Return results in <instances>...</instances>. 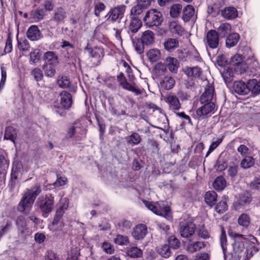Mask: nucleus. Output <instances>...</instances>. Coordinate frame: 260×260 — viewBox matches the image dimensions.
<instances>
[{
    "mask_svg": "<svg viewBox=\"0 0 260 260\" xmlns=\"http://www.w3.org/2000/svg\"><path fill=\"white\" fill-rule=\"evenodd\" d=\"M154 40L153 32L149 30L144 31L141 37V41L146 45L152 44Z\"/></svg>",
    "mask_w": 260,
    "mask_h": 260,
    "instance_id": "bb28decb",
    "label": "nucleus"
},
{
    "mask_svg": "<svg viewBox=\"0 0 260 260\" xmlns=\"http://www.w3.org/2000/svg\"><path fill=\"white\" fill-rule=\"evenodd\" d=\"M102 248L103 250L108 254H112L114 252V247L110 243L107 241H105L103 243Z\"/></svg>",
    "mask_w": 260,
    "mask_h": 260,
    "instance_id": "e2e57ef3",
    "label": "nucleus"
},
{
    "mask_svg": "<svg viewBox=\"0 0 260 260\" xmlns=\"http://www.w3.org/2000/svg\"><path fill=\"white\" fill-rule=\"evenodd\" d=\"M227 164L221 160L218 159L214 166V168L219 172L224 170L227 168Z\"/></svg>",
    "mask_w": 260,
    "mask_h": 260,
    "instance_id": "0e129e2a",
    "label": "nucleus"
},
{
    "mask_svg": "<svg viewBox=\"0 0 260 260\" xmlns=\"http://www.w3.org/2000/svg\"><path fill=\"white\" fill-rule=\"evenodd\" d=\"M106 7L102 3L97 4L94 7V14L97 17H99L102 11H104Z\"/></svg>",
    "mask_w": 260,
    "mask_h": 260,
    "instance_id": "774afa93",
    "label": "nucleus"
},
{
    "mask_svg": "<svg viewBox=\"0 0 260 260\" xmlns=\"http://www.w3.org/2000/svg\"><path fill=\"white\" fill-rule=\"evenodd\" d=\"M222 138H214L209 147V150L206 155V157H207L214 149H215L222 142Z\"/></svg>",
    "mask_w": 260,
    "mask_h": 260,
    "instance_id": "8fccbe9b",
    "label": "nucleus"
},
{
    "mask_svg": "<svg viewBox=\"0 0 260 260\" xmlns=\"http://www.w3.org/2000/svg\"><path fill=\"white\" fill-rule=\"evenodd\" d=\"M214 95V88L213 86L210 84L207 85L205 88V91L200 97V104L215 103Z\"/></svg>",
    "mask_w": 260,
    "mask_h": 260,
    "instance_id": "f8f14e48",
    "label": "nucleus"
},
{
    "mask_svg": "<svg viewBox=\"0 0 260 260\" xmlns=\"http://www.w3.org/2000/svg\"><path fill=\"white\" fill-rule=\"evenodd\" d=\"M142 26V22L138 18H131L129 25V32L133 34L137 32Z\"/></svg>",
    "mask_w": 260,
    "mask_h": 260,
    "instance_id": "c85d7f7f",
    "label": "nucleus"
},
{
    "mask_svg": "<svg viewBox=\"0 0 260 260\" xmlns=\"http://www.w3.org/2000/svg\"><path fill=\"white\" fill-rule=\"evenodd\" d=\"M76 140H79L86 134V130L82 126L80 120L76 121L71 126Z\"/></svg>",
    "mask_w": 260,
    "mask_h": 260,
    "instance_id": "f3484780",
    "label": "nucleus"
},
{
    "mask_svg": "<svg viewBox=\"0 0 260 260\" xmlns=\"http://www.w3.org/2000/svg\"><path fill=\"white\" fill-rule=\"evenodd\" d=\"M16 136V133L15 129L12 127H8L5 130L4 139L14 141Z\"/></svg>",
    "mask_w": 260,
    "mask_h": 260,
    "instance_id": "79ce46f5",
    "label": "nucleus"
},
{
    "mask_svg": "<svg viewBox=\"0 0 260 260\" xmlns=\"http://www.w3.org/2000/svg\"><path fill=\"white\" fill-rule=\"evenodd\" d=\"M1 80L0 82V91L3 88L7 78V72L4 67H1Z\"/></svg>",
    "mask_w": 260,
    "mask_h": 260,
    "instance_id": "69168bd1",
    "label": "nucleus"
},
{
    "mask_svg": "<svg viewBox=\"0 0 260 260\" xmlns=\"http://www.w3.org/2000/svg\"><path fill=\"white\" fill-rule=\"evenodd\" d=\"M184 72L188 77H199L201 73L202 70L198 67H186L184 69Z\"/></svg>",
    "mask_w": 260,
    "mask_h": 260,
    "instance_id": "7c9ffc66",
    "label": "nucleus"
},
{
    "mask_svg": "<svg viewBox=\"0 0 260 260\" xmlns=\"http://www.w3.org/2000/svg\"><path fill=\"white\" fill-rule=\"evenodd\" d=\"M125 10V7L124 5H121L115 7L109 12L108 15V20L113 22H115L120 20L123 16Z\"/></svg>",
    "mask_w": 260,
    "mask_h": 260,
    "instance_id": "4468645a",
    "label": "nucleus"
},
{
    "mask_svg": "<svg viewBox=\"0 0 260 260\" xmlns=\"http://www.w3.org/2000/svg\"><path fill=\"white\" fill-rule=\"evenodd\" d=\"M62 216L56 213L52 224L49 225V228L51 231L56 232L61 230L64 226Z\"/></svg>",
    "mask_w": 260,
    "mask_h": 260,
    "instance_id": "412c9836",
    "label": "nucleus"
},
{
    "mask_svg": "<svg viewBox=\"0 0 260 260\" xmlns=\"http://www.w3.org/2000/svg\"><path fill=\"white\" fill-rule=\"evenodd\" d=\"M228 209V206L225 201L222 200L215 206V211L219 214H222Z\"/></svg>",
    "mask_w": 260,
    "mask_h": 260,
    "instance_id": "5fc2aeb1",
    "label": "nucleus"
},
{
    "mask_svg": "<svg viewBox=\"0 0 260 260\" xmlns=\"http://www.w3.org/2000/svg\"><path fill=\"white\" fill-rule=\"evenodd\" d=\"M205 246L204 242L198 241L193 243L188 244L186 247V250L190 253H193L199 251Z\"/></svg>",
    "mask_w": 260,
    "mask_h": 260,
    "instance_id": "72a5a7b5",
    "label": "nucleus"
},
{
    "mask_svg": "<svg viewBox=\"0 0 260 260\" xmlns=\"http://www.w3.org/2000/svg\"><path fill=\"white\" fill-rule=\"evenodd\" d=\"M204 43L207 50L208 47L211 49L216 48L219 44V37L216 31L215 30H209L207 33L206 38L204 39Z\"/></svg>",
    "mask_w": 260,
    "mask_h": 260,
    "instance_id": "9b49d317",
    "label": "nucleus"
},
{
    "mask_svg": "<svg viewBox=\"0 0 260 260\" xmlns=\"http://www.w3.org/2000/svg\"><path fill=\"white\" fill-rule=\"evenodd\" d=\"M55 65L44 64L43 70L45 75L48 77H52L55 74Z\"/></svg>",
    "mask_w": 260,
    "mask_h": 260,
    "instance_id": "de8ad7c7",
    "label": "nucleus"
},
{
    "mask_svg": "<svg viewBox=\"0 0 260 260\" xmlns=\"http://www.w3.org/2000/svg\"><path fill=\"white\" fill-rule=\"evenodd\" d=\"M231 64L234 67L235 72L239 74L244 73L247 69L243 56L239 54H235L232 57Z\"/></svg>",
    "mask_w": 260,
    "mask_h": 260,
    "instance_id": "6e6552de",
    "label": "nucleus"
},
{
    "mask_svg": "<svg viewBox=\"0 0 260 260\" xmlns=\"http://www.w3.org/2000/svg\"><path fill=\"white\" fill-rule=\"evenodd\" d=\"M79 254V249L76 247H73L68 253L67 260H77Z\"/></svg>",
    "mask_w": 260,
    "mask_h": 260,
    "instance_id": "052dcab7",
    "label": "nucleus"
},
{
    "mask_svg": "<svg viewBox=\"0 0 260 260\" xmlns=\"http://www.w3.org/2000/svg\"><path fill=\"white\" fill-rule=\"evenodd\" d=\"M126 253L127 255L132 257H139L142 255L143 252L137 247H132L127 251Z\"/></svg>",
    "mask_w": 260,
    "mask_h": 260,
    "instance_id": "a18cd8bd",
    "label": "nucleus"
},
{
    "mask_svg": "<svg viewBox=\"0 0 260 260\" xmlns=\"http://www.w3.org/2000/svg\"><path fill=\"white\" fill-rule=\"evenodd\" d=\"M40 52L39 49H34L30 53V60L32 63H35L38 62L40 58Z\"/></svg>",
    "mask_w": 260,
    "mask_h": 260,
    "instance_id": "bf43d9fd",
    "label": "nucleus"
},
{
    "mask_svg": "<svg viewBox=\"0 0 260 260\" xmlns=\"http://www.w3.org/2000/svg\"><path fill=\"white\" fill-rule=\"evenodd\" d=\"M175 83V80L171 77L166 76L160 83L161 86L166 89L172 88Z\"/></svg>",
    "mask_w": 260,
    "mask_h": 260,
    "instance_id": "58836bf2",
    "label": "nucleus"
},
{
    "mask_svg": "<svg viewBox=\"0 0 260 260\" xmlns=\"http://www.w3.org/2000/svg\"><path fill=\"white\" fill-rule=\"evenodd\" d=\"M254 159L252 156H247L243 158L241 162V166L243 169H248L253 166Z\"/></svg>",
    "mask_w": 260,
    "mask_h": 260,
    "instance_id": "37998d69",
    "label": "nucleus"
},
{
    "mask_svg": "<svg viewBox=\"0 0 260 260\" xmlns=\"http://www.w3.org/2000/svg\"><path fill=\"white\" fill-rule=\"evenodd\" d=\"M248 87L249 92L251 91L252 94H257L260 93V82L256 79L249 80L248 82Z\"/></svg>",
    "mask_w": 260,
    "mask_h": 260,
    "instance_id": "c756f323",
    "label": "nucleus"
},
{
    "mask_svg": "<svg viewBox=\"0 0 260 260\" xmlns=\"http://www.w3.org/2000/svg\"><path fill=\"white\" fill-rule=\"evenodd\" d=\"M60 104L64 109H69L72 104V97L70 93L63 91L60 94Z\"/></svg>",
    "mask_w": 260,
    "mask_h": 260,
    "instance_id": "aec40b11",
    "label": "nucleus"
},
{
    "mask_svg": "<svg viewBox=\"0 0 260 260\" xmlns=\"http://www.w3.org/2000/svg\"><path fill=\"white\" fill-rule=\"evenodd\" d=\"M16 224L19 238L25 240L31 235V231L27 227L26 219L24 216H18L16 220Z\"/></svg>",
    "mask_w": 260,
    "mask_h": 260,
    "instance_id": "39448f33",
    "label": "nucleus"
},
{
    "mask_svg": "<svg viewBox=\"0 0 260 260\" xmlns=\"http://www.w3.org/2000/svg\"><path fill=\"white\" fill-rule=\"evenodd\" d=\"M250 222L249 216L246 214H241L238 218V223L243 226L247 227Z\"/></svg>",
    "mask_w": 260,
    "mask_h": 260,
    "instance_id": "603ef678",
    "label": "nucleus"
},
{
    "mask_svg": "<svg viewBox=\"0 0 260 260\" xmlns=\"http://www.w3.org/2000/svg\"><path fill=\"white\" fill-rule=\"evenodd\" d=\"M143 203L149 210L154 213L165 217L168 220H171L172 213L170 207L165 202H152L143 200Z\"/></svg>",
    "mask_w": 260,
    "mask_h": 260,
    "instance_id": "f03ea898",
    "label": "nucleus"
},
{
    "mask_svg": "<svg viewBox=\"0 0 260 260\" xmlns=\"http://www.w3.org/2000/svg\"><path fill=\"white\" fill-rule=\"evenodd\" d=\"M158 253L162 257L168 258L170 256L171 251L169 246L164 245L157 249Z\"/></svg>",
    "mask_w": 260,
    "mask_h": 260,
    "instance_id": "864d4df0",
    "label": "nucleus"
},
{
    "mask_svg": "<svg viewBox=\"0 0 260 260\" xmlns=\"http://www.w3.org/2000/svg\"><path fill=\"white\" fill-rule=\"evenodd\" d=\"M164 45L166 50L172 52L179 46V42L176 39L170 38L164 42Z\"/></svg>",
    "mask_w": 260,
    "mask_h": 260,
    "instance_id": "473e14b6",
    "label": "nucleus"
},
{
    "mask_svg": "<svg viewBox=\"0 0 260 260\" xmlns=\"http://www.w3.org/2000/svg\"><path fill=\"white\" fill-rule=\"evenodd\" d=\"M31 74L34 79L37 82L42 80L43 78V72L42 70L38 68H36L33 69Z\"/></svg>",
    "mask_w": 260,
    "mask_h": 260,
    "instance_id": "4d7b16f0",
    "label": "nucleus"
},
{
    "mask_svg": "<svg viewBox=\"0 0 260 260\" xmlns=\"http://www.w3.org/2000/svg\"><path fill=\"white\" fill-rule=\"evenodd\" d=\"M217 194L215 191H209L206 193L205 196V201L209 206H213L215 204Z\"/></svg>",
    "mask_w": 260,
    "mask_h": 260,
    "instance_id": "4c0bfd02",
    "label": "nucleus"
},
{
    "mask_svg": "<svg viewBox=\"0 0 260 260\" xmlns=\"http://www.w3.org/2000/svg\"><path fill=\"white\" fill-rule=\"evenodd\" d=\"M57 84L59 87L66 88L69 87L70 82L69 79L67 77H61L59 78L57 81Z\"/></svg>",
    "mask_w": 260,
    "mask_h": 260,
    "instance_id": "680f3d73",
    "label": "nucleus"
},
{
    "mask_svg": "<svg viewBox=\"0 0 260 260\" xmlns=\"http://www.w3.org/2000/svg\"><path fill=\"white\" fill-rule=\"evenodd\" d=\"M196 229V225L191 221L181 222L180 223L179 232L181 237L187 238L193 235Z\"/></svg>",
    "mask_w": 260,
    "mask_h": 260,
    "instance_id": "9d476101",
    "label": "nucleus"
},
{
    "mask_svg": "<svg viewBox=\"0 0 260 260\" xmlns=\"http://www.w3.org/2000/svg\"><path fill=\"white\" fill-rule=\"evenodd\" d=\"M240 37L237 33H233L229 35L226 40V46L231 48L235 46L239 40Z\"/></svg>",
    "mask_w": 260,
    "mask_h": 260,
    "instance_id": "e433bc0d",
    "label": "nucleus"
},
{
    "mask_svg": "<svg viewBox=\"0 0 260 260\" xmlns=\"http://www.w3.org/2000/svg\"><path fill=\"white\" fill-rule=\"evenodd\" d=\"M169 246L173 249H177L179 247L180 243L179 240L175 236H170L168 239Z\"/></svg>",
    "mask_w": 260,
    "mask_h": 260,
    "instance_id": "13d9d810",
    "label": "nucleus"
},
{
    "mask_svg": "<svg viewBox=\"0 0 260 260\" xmlns=\"http://www.w3.org/2000/svg\"><path fill=\"white\" fill-rule=\"evenodd\" d=\"M194 17H195L194 8L189 5L185 6L182 11V19L183 21L188 22Z\"/></svg>",
    "mask_w": 260,
    "mask_h": 260,
    "instance_id": "4be33fe9",
    "label": "nucleus"
},
{
    "mask_svg": "<svg viewBox=\"0 0 260 260\" xmlns=\"http://www.w3.org/2000/svg\"><path fill=\"white\" fill-rule=\"evenodd\" d=\"M226 186L225 179L222 176L217 177L213 183V186L216 190H222Z\"/></svg>",
    "mask_w": 260,
    "mask_h": 260,
    "instance_id": "c9c22d12",
    "label": "nucleus"
},
{
    "mask_svg": "<svg viewBox=\"0 0 260 260\" xmlns=\"http://www.w3.org/2000/svg\"><path fill=\"white\" fill-rule=\"evenodd\" d=\"M235 91L240 95H246L249 92L248 84L241 81H236L233 86Z\"/></svg>",
    "mask_w": 260,
    "mask_h": 260,
    "instance_id": "6ab92c4d",
    "label": "nucleus"
},
{
    "mask_svg": "<svg viewBox=\"0 0 260 260\" xmlns=\"http://www.w3.org/2000/svg\"><path fill=\"white\" fill-rule=\"evenodd\" d=\"M179 63L177 59L175 58L172 57H167L164 61V64L161 63H159L156 67V70H160L161 71V74H163L166 71L167 68L170 72L172 73H177Z\"/></svg>",
    "mask_w": 260,
    "mask_h": 260,
    "instance_id": "423d86ee",
    "label": "nucleus"
},
{
    "mask_svg": "<svg viewBox=\"0 0 260 260\" xmlns=\"http://www.w3.org/2000/svg\"><path fill=\"white\" fill-rule=\"evenodd\" d=\"M147 56L150 61L152 62H156L161 57L160 51L156 48L150 49L147 52Z\"/></svg>",
    "mask_w": 260,
    "mask_h": 260,
    "instance_id": "cd10ccee",
    "label": "nucleus"
},
{
    "mask_svg": "<svg viewBox=\"0 0 260 260\" xmlns=\"http://www.w3.org/2000/svg\"><path fill=\"white\" fill-rule=\"evenodd\" d=\"M145 24L148 27L157 26L162 22L161 13L156 9L148 11L143 19Z\"/></svg>",
    "mask_w": 260,
    "mask_h": 260,
    "instance_id": "7ed1b4c3",
    "label": "nucleus"
},
{
    "mask_svg": "<svg viewBox=\"0 0 260 260\" xmlns=\"http://www.w3.org/2000/svg\"><path fill=\"white\" fill-rule=\"evenodd\" d=\"M221 15L226 19H233L238 16V11L233 7H228L221 11Z\"/></svg>",
    "mask_w": 260,
    "mask_h": 260,
    "instance_id": "393cba45",
    "label": "nucleus"
},
{
    "mask_svg": "<svg viewBox=\"0 0 260 260\" xmlns=\"http://www.w3.org/2000/svg\"><path fill=\"white\" fill-rule=\"evenodd\" d=\"M144 45L145 44L141 41H140L139 40L134 42V46L135 47V50L139 54H141L144 52Z\"/></svg>",
    "mask_w": 260,
    "mask_h": 260,
    "instance_id": "338daca9",
    "label": "nucleus"
},
{
    "mask_svg": "<svg viewBox=\"0 0 260 260\" xmlns=\"http://www.w3.org/2000/svg\"><path fill=\"white\" fill-rule=\"evenodd\" d=\"M45 15V10L43 8H37L33 9L30 13V17L35 22L43 20Z\"/></svg>",
    "mask_w": 260,
    "mask_h": 260,
    "instance_id": "5701e85b",
    "label": "nucleus"
},
{
    "mask_svg": "<svg viewBox=\"0 0 260 260\" xmlns=\"http://www.w3.org/2000/svg\"><path fill=\"white\" fill-rule=\"evenodd\" d=\"M231 29V25L229 23H221L217 28L216 31L218 36L224 37L230 31Z\"/></svg>",
    "mask_w": 260,
    "mask_h": 260,
    "instance_id": "f704fd0d",
    "label": "nucleus"
},
{
    "mask_svg": "<svg viewBox=\"0 0 260 260\" xmlns=\"http://www.w3.org/2000/svg\"><path fill=\"white\" fill-rule=\"evenodd\" d=\"M127 143L133 145L139 144L141 140L140 136L136 133H133L126 138Z\"/></svg>",
    "mask_w": 260,
    "mask_h": 260,
    "instance_id": "a19ab883",
    "label": "nucleus"
},
{
    "mask_svg": "<svg viewBox=\"0 0 260 260\" xmlns=\"http://www.w3.org/2000/svg\"><path fill=\"white\" fill-rule=\"evenodd\" d=\"M69 206V200L67 198H62L60 199L58 204V209L56 213L59 215H62L64 211L68 209Z\"/></svg>",
    "mask_w": 260,
    "mask_h": 260,
    "instance_id": "2f4dec72",
    "label": "nucleus"
},
{
    "mask_svg": "<svg viewBox=\"0 0 260 260\" xmlns=\"http://www.w3.org/2000/svg\"><path fill=\"white\" fill-rule=\"evenodd\" d=\"M201 106L196 110L197 118L203 120L210 117L216 111L215 103L201 104Z\"/></svg>",
    "mask_w": 260,
    "mask_h": 260,
    "instance_id": "20e7f679",
    "label": "nucleus"
},
{
    "mask_svg": "<svg viewBox=\"0 0 260 260\" xmlns=\"http://www.w3.org/2000/svg\"><path fill=\"white\" fill-rule=\"evenodd\" d=\"M170 30L174 33L181 34L183 29L182 26L176 21H172L169 25Z\"/></svg>",
    "mask_w": 260,
    "mask_h": 260,
    "instance_id": "3c124183",
    "label": "nucleus"
},
{
    "mask_svg": "<svg viewBox=\"0 0 260 260\" xmlns=\"http://www.w3.org/2000/svg\"><path fill=\"white\" fill-rule=\"evenodd\" d=\"M41 188L40 186L36 185L29 189H27L24 193L23 197L17 206L19 212H23L25 210H29L31 208L37 197L41 193Z\"/></svg>",
    "mask_w": 260,
    "mask_h": 260,
    "instance_id": "f257e3e1",
    "label": "nucleus"
},
{
    "mask_svg": "<svg viewBox=\"0 0 260 260\" xmlns=\"http://www.w3.org/2000/svg\"><path fill=\"white\" fill-rule=\"evenodd\" d=\"M147 233V228L146 225L139 224L135 226L133 230L132 235L135 240L143 239Z\"/></svg>",
    "mask_w": 260,
    "mask_h": 260,
    "instance_id": "dca6fc26",
    "label": "nucleus"
},
{
    "mask_svg": "<svg viewBox=\"0 0 260 260\" xmlns=\"http://www.w3.org/2000/svg\"><path fill=\"white\" fill-rule=\"evenodd\" d=\"M117 80L123 89L134 92L135 95H140L143 92V89L139 88L135 83L127 82L122 73L117 76Z\"/></svg>",
    "mask_w": 260,
    "mask_h": 260,
    "instance_id": "0eeeda50",
    "label": "nucleus"
},
{
    "mask_svg": "<svg viewBox=\"0 0 260 260\" xmlns=\"http://www.w3.org/2000/svg\"><path fill=\"white\" fill-rule=\"evenodd\" d=\"M222 76L225 82H230L234 76V72L232 69L228 68L222 72Z\"/></svg>",
    "mask_w": 260,
    "mask_h": 260,
    "instance_id": "49530a36",
    "label": "nucleus"
},
{
    "mask_svg": "<svg viewBox=\"0 0 260 260\" xmlns=\"http://www.w3.org/2000/svg\"><path fill=\"white\" fill-rule=\"evenodd\" d=\"M84 50L92 59L91 61H93L94 63L96 64L100 62L101 57L103 56V50L100 47H95L92 48L89 47L88 45L85 48Z\"/></svg>",
    "mask_w": 260,
    "mask_h": 260,
    "instance_id": "ddd939ff",
    "label": "nucleus"
},
{
    "mask_svg": "<svg viewBox=\"0 0 260 260\" xmlns=\"http://www.w3.org/2000/svg\"><path fill=\"white\" fill-rule=\"evenodd\" d=\"M240 205H244L248 204L250 202V196L248 192H244L239 196L237 201Z\"/></svg>",
    "mask_w": 260,
    "mask_h": 260,
    "instance_id": "09e8293b",
    "label": "nucleus"
},
{
    "mask_svg": "<svg viewBox=\"0 0 260 260\" xmlns=\"http://www.w3.org/2000/svg\"><path fill=\"white\" fill-rule=\"evenodd\" d=\"M45 64L56 65L58 58L55 53L52 51H48L44 55Z\"/></svg>",
    "mask_w": 260,
    "mask_h": 260,
    "instance_id": "a878e982",
    "label": "nucleus"
},
{
    "mask_svg": "<svg viewBox=\"0 0 260 260\" xmlns=\"http://www.w3.org/2000/svg\"><path fill=\"white\" fill-rule=\"evenodd\" d=\"M26 36L28 39L32 41H38L43 37L38 27L36 25H31L28 28Z\"/></svg>",
    "mask_w": 260,
    "mask_h": 260,
    "instance_id": "a211bd4d",
    "label": "nucleus"
},
{
    "mask_svg": "<svg viewBox=\"0 0 260 260\" xmlns=\"http://www.w3.org/2000/svg\"><path fill=\"white\" fill-rule=\"evenodd\" d=\"M39 207L43 214L50 213L54 208V196L52 194H47L41 201Z\"/></svg>",
    "mask_w": 260,
    "mask_h": 260,
    "instance_id": "1a4fd4ad",
    "label": "nucleus"
},
{
    "mask_svg": "<svg viewBox=\"0 0 260 260\" xmlns=\"http://www.w3.org/2000/svg\"><path fill=\"white\" fill-rule=\"evenodd\" d=\"M114 242L119 245H126L129 243V240L126 236L118 235L114 239Z\"/></svg>",
    "mask_w": 260,
    "mask_h": 260,
    "instance_id": "6e6d98bb",
    "label": "nucleus"
},
{
    "mask_svg": "<svg viewBox=\"0 0 260 260\" xmlns=\"http://www.w3.org/2000/svg\"><path fill=\"white\" fill-rule=\"evenodd\" d=\"M149 6H150V1H140L136 6L132 7L131 11V17L138 18V16Z\"/></svg>",
    "mask_w": 260,
    "mask_h": 260,
    "instance_id": "2eb2a0df",
    "label": "nucleus"
},
{
    "mask_svg": "<svg viewBox=\"0 0 260 260\" xmlns=\"http://www.w3.org/2000/svg\"><path fill=\"white\" fill-rule=\"evenodd\" d=\"M166 102L169 104L170 108L172 110H178L181 108L179 100L175 95H168L166 98Z\"/></svg>",
    "mask_w": 260,
    "mask_h": 260,
    "instance_id": "b1692460",
    "label": "nucleus"
},
{
    "mask_svg": "<svg viewBox=\"0 0 260 260\" xmlns=\"http://www.w3.org/2000/svg\"><path fill=\"white\" fill-rule=\"evenodd\" d=\"M66 17V13L62 8H58L55 12L53 20L57 22H61Z\"/></svg>",
    "mask_w": 260,
    "mask_h": 260,
    "instance_id": "c03bdc74",
    "label": "nucleus"
},
{
    "mask_svg": "<svg viewBox=\"0 0 260 260\" xmlns=\"http://www.w3.org/2000/svg\"><path fill=\"white\" fill-rule=\"evenodd\" d=\"M182 10V6L181 4H176L173 5L170 8V14L173 18L178 17Z\"/></svg>",
    "mask_w": 260,
    "mask_h": 260,
    "instance_id": "ea45409f",
    "label": "nucleus"
}]
</instances>
